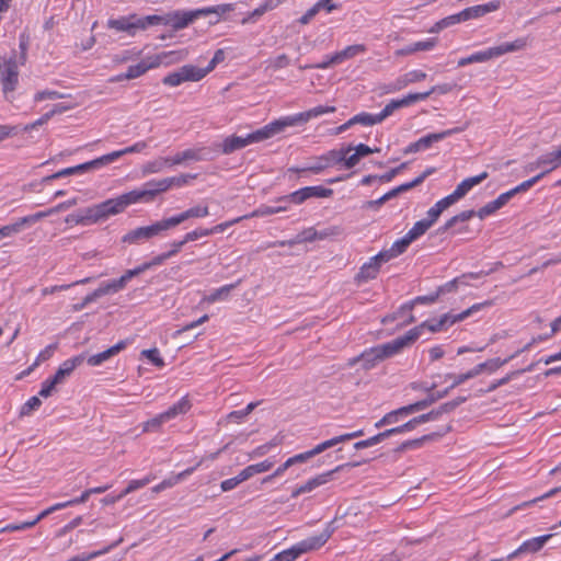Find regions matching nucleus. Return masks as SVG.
<instances>
[{
  "mask_svg": "<svg viewBox=\"0 0 561 561\" xmlns=\"http://www.w3.org/2000/svg\"><path fill=\"white\" fill-rule=\"evenodd\" d=\"M492 301L486 300L480 304L472 305L470 308L466 309L465 311L458 313V314H450L446 313L444 314L438 321L431 322L426 321L423 322L421 325L413 328L409 332H407L403 336L397 337L392 340L391 342H388L382 345H378L376 347L370 348L369 351L363 353L358 357H354L350 360L348 365L353 366L357 362L362 360L364 362V368L370 369L376 365L377 362L382 360L387 357H390L397 353H399L404 347L411 345L413 342H415L419 336L421 335V332L423 329H428L431 332H437L443 329L446 324H453L458 321H462L466 318L472 316L474 312L480 311L483 308L491 307Z\"/></svg>",
  "mask_w": 561,
  "mask_h": 561,
  "instance_id": "1",
  "label": "nucleus"
},
{
  "mask_svg": "<svg viewBox=\"0 0 561 561\" xmlns=\"http://www.w3.org/2000/svg\"><path fill=\"white\" fill-rule=\"evenodd\" d=\"M332 525L333 522L329 523L319 535L309 537L291 548L277 553L270 561H295L300 554L322 547L335 530Z\"/></svg>",
  "mask_w": 561,
  "mask_h": 561,
  "instance_id": "2",
  "label": "nucleus"
},
{
  "mask_svg": "<svg viewBox=\"0 0 561 561\" xmlns=\"http://www.w3.org/2000/svg\"><path fill=\"white\" fill-rule=\"evenodd\" d=\"M277 134H279V130L274 121V122L265 125L263 128L257 129L256 131H253V133L247 135L245 137L234 136V135L227 137L221 145V151L225 154H229L236 150L247 147L250 144H254V142H259V141L268 139Z\"/></svg>",
  "mask_w": 561,
  "mask_h": 561,
  "instance_id": "3",
  "label": "nucleus"
},
{
  "mask_svg": "<svg viewBox=\"0 0 561 561\" xmlns=\"http://www.w3.org/2000/svg\"><path fill=\"white\" fill-rule=\"evenodd\" d=\"M133 204L136 203L131 192H127L115 198H110L100 204L90 206L92 221L96 224L106 220L110 216H115L123 213L126 207Z\"/></svg>",
  "mask_w": 561,
  "mask_h": 561,
  "instance_id": "4",
  "label": "nucleus"
},
{
  "mask_svg": "<svg viewBox=\"0 0 561 561\" xmlns=\"http://www.w3.org/2000/svg\"><path fill=\"white\" fill-rule=\"evenodd\" d=\"M172 228L173 226L170 218H165L156 221L150 226L139 227L130 230L123 237L122 241L129 244L139 243L140 241L154 238L161 234L163 231L170 230Z\"/></svg>",
  "mask_w": 561,
  "mask_h": 561,
  "instance_id": "5",
  "label": "nucleus"
},
{
  "mask_svg": "<svg viewBox=\"0 0 561 561\" xmlns=\"http://www.w3.org/2000/svg\"><path fill=\"white\" fill-rule=\"evenodd\" d=\"M335 111H336V108L334 106L319 105V106L310 108L306 112H301L296 115L286 116V117L276 119L275 123L277 125L279 133H282L287 127L305 124L312 118H316L323 114L334 113Z\"/></svg>",
  "mask_w": 561,
  "mask_h": 561,
  "instance_id": "6",
  "label": "nucleus"
},
{
  "mask_svg": "<svg viewBox=\"0 0 561 561\" xmlns=\"http://www.w3.org/2000/svg\"><path fill=\"white\" fill-rule=\"evenodd\" d=\"M149 20L150 15L140 18L136 14H130L128 16L108 20L107 26L108 28L116 30L118 32H126L128 35L135 36L137 31L147 30L151 26L148 22Z\"/></svg>",
  "mask_w": 561,
  "mask_h": 561,
  "instance_id": "7",
  "label": "nucleus"
},
{
  "mask_svg": "<svg viewBox=\"0 0 561 561\" xmlns=\"http://www.w3.org/2000/svg\"><path fill=\"white\" fill-rule=\"evenodd\" d=\"M19 64L15 56L0 59V81L5 94L14 91L19 83Z\"/></svg>",
  "mask_w": 561,
  "mask_h": 561,
  "instance_id": "8",
  "label": "nucleus"
},
{
  "mask_svg": "<svg viewBox=\"0 0 561 561\" xmlns=\"http://www.w3.org/2000/svg\"><path fill=\"white\" fill-rule=\"evenodd\" d=\"M203 79L202 71L198 70V67L193 65H184L178 70L170 72L167 75L162 82L169 87H178L184 82H197Z\"/></svg>",
  "mask_w": 561,
  "mask_h": 561,
  "instance_id": "9",
  "label": "nucleus"
},
{
  "mask_svg": "<svg viewBox=\"0 0 561 561\" xmlns=\"http://www.w3.org/2000/svg\"><path fill=\"white\" fill-rule=\"evenodd\" d=\"M171 188L169 178L149 181L142 190L130 191L135 203L151 202L157 195L164 193Z\"/></svg>",
  "mask_w": 561,
  "mask_h": 561,
  "instance_id": "10",
  "label": "nucleus"
},
{
  "mask_svg": "<svg viewBox=\"0 0 561 561\" xmlns=\"http://www.w3.org/2000/svg\"><path fill=\"white\" fill-rule=\"evenodd\" d=\"M151 26L157 25H169L174 30H181L186 27L190 23L193 22V15L190 12H171L164 15L153 14L150 15V20L148 21Z\"/></svg>",
  "mask_w": 561,
  "mask_h": 561,
  "instance_id": "11",
  "label": "nucleus"
},
{
  "mask_svg": "<svg viewBox=\"0 0 561 561\" xmlns=\"http://www.w3.org/2000/svg\"><path fill=\"white\" fill-rule=\"evenodd\" d=\"M77 204H78V199L71 198V199L62 202L51 208H48L46 210L38 211L33 215L22 217V218L18 219L16 222H18L20 229L22 230L25 226H31L45 217L51 216V215L60 213V211H65L71 207L76 206Z\"/></svg>",
  "mask_w": 561,
  "mask_h": 561,
  "instance_id": "12",
  "label": "nucleus"
},
{
  "mask_svg": "<svg viewBox=\"0 0 561 561\" xmlns=\"http://www.w3.org/2000/svg\"><path fill=\"white\" fill-rule=\"evenodd\" d=\"M389 261L383 259L382 252H379L375 256L370 257L368 262L362 265L359 272L355 276V280L358 284H362L375 279L380 271L381 265Z\"/></svg>",
  "mask_w": 561,
  "mask_h": 561,
  "instance_id": "13",
  "label": "nucleus"
},
{
  "mask_svg": "<svg viewBox=\"0 0 561 561\" xmlns=\"http://www.w3.org/2000/svg\"><path fill=\"white\" fill-rule=\"evenodd\" d=\"M462 130H463V128H451V129H447V130H444L440 133L428 134V135L420 138L417 141L409 145L404 149V153H413V152H417L420 150L426 149V148L431 147L432 144L437 142L453 134L460 133Z\"/></svg>",
  "mask_w": 561,
  "mask_h": 561,
  "instance_id": "14",
  "label": "nucleus"
},
{
  "mask_svg": "<svg viewBox=\"0 0 561 561\" xmlns=\"http://www.w3.org/2000/svg\"><path fill=\"white\" fill-rule=\"evenodd\" d=\"M188 56L187 49H179V50H169V51H161L156 55H151L150 58L152 60L154 69L160 66H171L175 64H180L184 61Z\"/></svg>",
  "mask_w": 561,
  "mask_h": 561,
  "instance_id": "15",
  "label": "nucleus"
},
{
  "mask_svg": "<svg viewBox=\"0 0 561 561\" xmlns=\"http://www.w3.org/2000/svg\"><path fill=\"white\" fill-rule=\"evenodd\" d=\"M488 178V173L486 172H482L480 173L479 175H476V176H472V178H467L465 179L463 181H461L456 190L449 194L448 196H446V198H448V201H450V203L454 205L455 203H457L459 199H461L463 196H466V194L471 190L476 185H479L481 182H483L485 179Z\"/></svg>",
  "mask_w": 561,
  "mask_h": 561,
  "instance_id": "16",
  "label": "nucleus"
},
{
  "mask_svg": "<svg viewBox=\"0 0 561 561\" xmlns=\"http://www.w3.org/2000/svg\"><path fill=\"white\" fill-rule=\"evenodd\" d=\"M552 536H553L552 534H548V535H543V536H539V537H534L531 539L524 541L516 550H514L512 553H510L507 556V559L512 560L523 553H527V552L536 553V552L540 551L543 548V546L546 545V542L550 538H552Z\"/></svg>",
  "mask_w": 561,
  "mask_h": 561,
  "instance_id": "17",
  "label": "nucleus"
},
{
  "mask_svg": "<svg viewBox=\"0 0 561 561\" xmlns=\"http://www.w3.org/2000/svg\"><path fill=\"white\" fill-rule=\"evenodd\" d=\"M341 467H336L334 470L321 473L310 480H308L306 483L301 484L300 486L296 488L293 493L291 497H298L300 494L312 492L314 489L328 483L331 479L334 472L339 471Z\"/></svg>",
  "mask_w": 561,
  "mask_h": 561,
  "instance_id": "18",
  "label": "nucleus"
},
{
  "mask_svg": "<svg viewBox=\"0 0 561 561\" xmlns=\"http://www.w3.org/2000/svg\"><path fill=\"white\" fill-rule=\"evenodd\" d=\"M84 360L83 355H78L72 358H69L61 363V365L58 367L56 374L53 376V379L59 385L62 383L64 380L69 377L72 371L82 364Z\"/></svg>",
  "mask_w": 561,
  "mask_h": 561,
  "instance_id": "19",
  "label": "nucleus"
},
{
  "mask_svg": "<svg viewBox=\"0 0 561 561\" xmlns=\"http://www.w3.org/2000/svg\"><path fill=\"white\" fill-rule=\"evenodd\" d=\"M501 7V2L499 0L490 1L484 4H479L474 7L467 8L462 10L465 21L481 18L490 12H494L499 10Z\"/></svg>",
  "mask_w": 561,
  "mask_h": 561,
  "instance_id": "20",
  "label": "nucleus"
},
{
  "mask_svg": "<svg viewBox=\"0 0 561 561\" xmlns=\"http://www.w3.org/2000/svg\"><path fill=\"white\" fill-rule=\"evenodd\" d=\"M208 215H209V209L207 206L197 205V206L186 209L185 211H182L181 214H179L176 216L170 217V220L174 228L190 218L206 217Z\"/></svg>",
  "mask_w": 561,
  "mask_h": 561,
  "instance_id": "21",
  "label": "nucleus"
},
{
  "mask_svg": "<svg viewBox=\"0 0 561 561\" xmlns=\"http://www.w3.org/2000/svg\"><path fill=\"white\" fill-rule=\"evenodd\" d=\"M126 347V342L121 341L117 344L113 345L112 347L105 350L104 352H101L99 354H94L90 357H88L87 362L90 366H99L105 360H108L116 354H118L121 351H123Z\"/></svg>",
  "mask_w": 561,
  "mask_h": 561,
  "instance_id": "22",
  "label": "nucleus"
},
{
  "mask_svg": "<svg viewBox=\"0 0 561 561\" xmlns=\"http://www.w3.org/2000/svg\"><path fill=\"white\" fill-rule=\"evenodd\" d=\"M529 45V38L527 36L518 37L513 42L503 43L501 45L494 46L496 56H503L505 54L515 53L524 50Z\"/></svg>",
  "mask_w": 561,
  "mask_h": 561,
  "instance_id": "23",
  "label": "nucleus"
},
{
  "mask_svg": "<svg viewBox=\"0 0 561 561\" xmlns=\"http://www.w3.org/2000/svg\"><path fill=\"white\" fill-rule=\"evenodd\" d=\"M192 408L191 400L187 396H184L181 398L176 403L171 405L168 410H165L163 415L165 416L167 421L170 422L171 420L186 414Z\"/></svg>",
  "mask_w": 561,
  "mask_h": 561,
  "instance_id": "24",
  "label": "nucleus"
},
{
  "mask_svg": "<svg viewBox=\"0 0 561 561\" xmlns=\"http://www.w3.org/2000/svg\"><path fill=\"white\" fill-rule=\"evenodd\" d=\"M192 408L191 400L187 396H184L181 398L176 403L171 405L168 410H165L163 415L165 416L167 421L170 422L171 420L186 414Z\"/></svg>",
  "mask_w": 561,
  "mask_h": 561,
  "instance_id": "25",
  "label": "nucleus"
},
{
  "mask_svg": "<svg viewBox=\"0 0 561 561\" xmlns=\"http://www.w3.org/2000/svg\"><path fill=\"white\" fill-rule=\"evenodd\" d=\"M540 163L543 165V170L540 172L543 173V176L559 168L561 165V153L558 147L540 156Z\"/></svg>",
  "mask_w": 561,
  "mask_h": 561,
  "instance_id": "26",
  "label": "nucleus"
},
{
  "mask_svg": "<svg viewBox=\"0 0 561 561\" xmlns=\"http://www.w3.org/2000/svg\"><path fill=\"white\" fill-rule=\"evenodd\" d=\"M65 224L71 226V227L78 226V225H81V226L93 225L94 222L92 221V215H91L90 207L79 209L72 214H69L68 216L65 217Z\"/></svg>",
  "mask_w": 561,
  "mask_h": 561,
  "instance_id": "27",
  "label": "nucleus"
},
{
  "mask_svg": "<svg viewBox=\"0 0 561 561\" xmlns=\"http://www.w3.org/2000/svg\"><path fill=\"white\" fill-rule=\"evenodd\" d=\"M412 242H413V240L410 239L409 236L405 233L401 239L394 241L389 249L381 251L383 254V259H387L388 261H390V260L399 256L408 249V247Z\"/></svg>",
  "mask_w": 561,
  "mask_h": 561,
  "instance_id": "28",
  "label": "nucleus"
},
{
  "mask_svg": "<svg viewBox=\"0 0 561 561\" xmlns=\"http://www.w3.org/2000/svg\"><path fill=\"white\" fill-rule=\"evenodd\" d=\"M508 201L510 199L507 198V194L503 193L497 198H495L494 201H492V202L485 204L483 207H481L477 211V216L480 219H484L485 217L494 214L496 210H499L504 205H506Z\"/></svg>",
  "mask_w": 561,
  "mask_h": 561,
  "instance_id": "29",
  "label": "nucleus"
},
{
  "mask_svg": "<svg viewBox=\"0 0 561 561\" xmlns=\"http://www.w3.org/2000/svg\"><path fill=\"white\" fill-rule=\"evenodd\" d=\"M150 69H154V67H153L150 56H147L137 65L129 66L126 71L125 78L127 80H133V79L139 78L140 76L145 75Z\"/></svg>",
  "mask_w": 561,
  "mask_h": 561,
  "instance_id": "30",
  "label": "nucleus"
},
{
  "mask_svg": "<svg viewBox=\"0 0 561 561\" xmlns=\"http://www.w3.org/2000/svg\"><path fill=\"white\" fill-rule=\"evenodd\" d=\"M365 51H366V46L363 44L350 45V46L345 47L344 49L333 54L332 61H337V64H342L343 61H345L347 59H352V58L356 57L357 55L363 54Z\"/></svg>",
  "mask_w": 561,
  "mask_h": 561,
  "instance_id": "31",
  "label": "nucleus"
},
{
  "mask_svg": "<svg viewBox=\"0 0 561 561\" xmlns=\"http://www.w3.org/2000/svg\"><path fill=\"white\" fill-rule=\"evenodd\" d=\"M450 206H453V204L450 203V201H448V198L444 197V198L439 199L433 207H431L427 210V217L425 219H423V220L430 227H432L437 221V219L439 218L440 214L444 210H446L447 208H449Z\"/></svg>",
  "mask_w": 561,
  "mask_h": 561,
  "instance_id": "32",
  "label": "nucleus"
},
{
  "mask_svg": "<svg viewBox=\"0 0 561 561\" xmlns=\"http://www.w3.org/2000/svg\"><path fill=\"white\" fill-rule=\"evenodd\" d=\"M167 157H159L152 161H148L141 167L142 175H150L162 172L169 168Z\"/></svg>",
  "mask_w": 561,
  "mask_h": 561,
  "instance_id": "33",
  "label": "nucleus"
},
{
  "mask_svg": "<svg viewBox=\"0 0 561 561\" xmlns=\"http://www.w3.org/2000/svg\"><path fill=\"white\" fill-rule=\"evenodd\" d=\"M318 231L313 228L305 229L301 233L297 236L295 240H288V241H279L277 242L278 245H294L296 243L300 242H311L317 240ZM276 245V243L270 244V247Z\"/></svg>",
  "mask_w": 561,
  "mask_h": 561,
  "instance_id": "34",
  "label": "nucleus"
},
{
  "mask_svg": "<svg viewBox=\"0 0 561 561\" xmlns=\"http://www.w3.org/2000/svg\"><path fill=\"white\" fill-rule=\"evenodd\" d=\"M514 357H515V355H512V356H510L506 359L492 358V359H489V360H486L484 363L478 364L474 367V369H476L478 376L480 374H482L484 370H488L489 373H494L495 370H497L500 367L505 365L510 359H512Z\"/></svg>",
  "mask_w": 561,
  "mask_h": 561,
  "instance_id": "35",
  "label": "nucleus"
},
{
  "mask_svg": "<svg viewBox=\"0 0 561 561\" xmlns=\"http://www.w3.org/2000/svg\"><path fill=\"white\" fill-rule=\"evenodd\" d=\"M146 148H147L146 141H138V142L134 144L133 146L126 147L125 149L107 153L106 158L108 159V163H112L124 154L141 152Z\"/></svg>",
  "mask_w": 561,
  "mask_h": 561,
  "instance_id": "36",
  "label": "nucleus"
},
{
  "mask_svg": "<svg viewBox=\"0 0 561 561\" xmlns=\"http://www.w3.org/2000/svg\"><path fill=\"white\" fill-rule=\"evenodd\" d=\"M282 444V438L278 436L272 438L270 442L257 446L252 451L248 454L250 459H255L265 456L271 449L277 447Z\"/></svg>",
  "mask_w": 561,
  "mask_h": 561,
  "instance_id": "37",
  "label": "nucleus"
},
{
  "mask_svg": "<svg viewBox=\"0 0 561 561\" xmlns=\"http://www.w3.org/2000/svg\"><path fill=\"white\" fill-rule=\"evenodd\" d=\"M237 284H229L225 285L216 290H214L210 295L205 296L203 298V301H206L208 304L216 302L218 300H225L228 298L230 291L237 287Z\"/></svg>",
  "mask_w": 561,
  "mask_h": 561,
  "instance_id": "38",
  "label": "nucleus"
},
{
  "mask_svg": "<svg viewBox=\"0 0 561 561\" xmlns=\"http://www.w3.org/2000/svg\"><path fill=\"white\" fill-rule=\"evenodd\" d=\"M168 423L163 413H159L148 421L142 423V432L144 433H157L159 432L163 424Z\"/></svg>",
  "mask_w": 561,
  "mask_h": 561,
  "instance_id": "39",
  "label": "nucleus"
},
{
  "mask_svg": "<svg viewBox=\"0 0 561 561\" xmlns=\"http://www.w3.org/2000/svg\"><path fill=\"white\" fill-rule=\"evenodd\" d=\"M477 213L472 209L470 210H463L455 216H453L450 219H448L445 225L439 229L442 232H445L456 226L458 222L468 221L473 216H476Z\"/></svg>",
  "mask_w": 561,
  "mask_h": 561,
  "instance_id": "40",
  "label": "nucleus"
},
{
  "mask_svg": "<svg viewBox=\"0 0 561 561\" xmlns=\"http://www.w3.org/2000/svg\"><path fill=\"white\" fill-rule=\"evenodd\" d=\"M287 207H275V206H267V205H261L256 209H254L252 213L244 215L245 219L249 218H255V217H264V216H271L274 214H278L282 211H286Z\"/></svg>",
  "mask_w": 561,
  "mask_h": 561,
  "instance_id": "41",
  "label": "nucleus"
},
{
  "mask_svg": "<svg viewBox=\"0 0 561 561\" xmlns=\"http://www.w3.org/2000/svg\"><path fill=\"white\" fill-rule=\"evenodd\" d=\"M106 164H110L108 163V159L106 158V154L100 157V158H96L92 161H89V162H84L82 164H79V165H76L73 167V170H75V173H80V172H85V171H90V170H93V169H99L101 167H104Z\"/></svg>",
  "mask_w": 561,
  "mask_h": 561,
  "instance_id": "42",
  "label": "nucleus"
},
{
  "mask_svg": "<svg viewBox=\"0 0 561 561\" xmlns=\"http://www.w3.org/2000/svg\"><path fill=\"white\" fill-rule=\"evenodd\" d=\"M353 148L350 146L347 148H342L340 150H331L327 154L322 156V161L328 162V165L331 167L334 163L343 162L345 158V153H350Z\"/></svg>",
  "mask_w": 561,
  "mask_h": 561,
  "instance_id": "43",
  "label": "nucleus"
},
{
  "mask_svg": "<svg viewBox=\"0 0 561 561\" xmlns=\"http://www.w3.org/2000/svg\"><path fill=\"white\" fill-rule=\"evenodd\" d=\"M542 178H543V173H539L536 176H534V178H531V179H529L527 181H524L523 183H520L516 187L505 192V194H507V198L511 199L516 194L522 193V192H526L527 190H529L534 184H536Z\"/></svg>",
  "mask_w": 561,
  "mask_h": 561,
  "instance_id": "44",
  "label": "nucleus"
},
{
  "mask_svg": "<svg viewBox=\"0 0 561 561\" xmlns=\"http://www.w3.org/2000/svg\"><path fill=\"white\" fill-rule=\"evenodd\" d=\"M351 123L360 124L365 126H371L380 123V117L378 114H369V113H359L351 118Z\"/></svg>",
  "mask_w": 561,
  "mask_h": 561,
  "instance_id": "45",
  "label": "nucleus"
},
{
  "mask_svg": "<svg viewBox=\"0 0 561 561\" xmlns=\"http://www.w3.org/2000/svg\"><path fill=\"white\" fill-rule=\"evenodd\" d=\"M440 294H443V288H438V290L435 294H433V295L419 296L414 300H412L411 302H408L404 306H402L401 310L402 311L403 310L410 311L415 304H433V302H435L437 300V298L439 297Z\"/></svg>",
  "mask_w": 561,
  "mask_h": 561,
  "instance_id": "46",
  "label": "nucleus"
},
{
  "mask_svg": "<svg viewBox=\"0 0 561 561\" xmlns=\"http://www.w3.org/2000/svg\"><path fill=\"white\" fill-rule=\"evenodd\" d=\"M309 196L306 192V188H300L291 194L282 196L277 199V203H294V204H301L306 199H308Z\"/></svg>",
  "mask_w": 561,
  "mask_h": 561,
  "instance_id": "47",
  "label": "nucleus"
},
{
  "mask_svg": "<svg viewBox=\"0 0 561 561\" xmlns=\"http://www.w3.org/2000/svg\"><path fill=\"white\" fill-rule=\"evenodd\" d=\"M477 371L474 369V367L472 369H470L469 371L465 373V374H459V375H453V374H447L445 376L446 379H450L451 380V386L450 388H455L461 383H463L465 381L471 379V378H474L477 377Z\"/></svg>",
  "mask_w": 561,
  "mask_h": 561,
  "instance_id": "48",
  "label": "nucleus"
},
{
  "mask_svg": "<svg viewBox=\"0 0 561 561\" xmlns=\"http://www.w3.org/2000/svg\"><path fill=\"white\" fill-rule=\"evenodd\" d=\"M228 10H229L228 5H217V7H209V8L191 11V14L193 15V21H194L195 19H197L198 16H202V15H209L211 13L220 14V13H225Z\"/></svg>",
  "mask_w": 561,
  "mask_h": 561,
  "instance_id": "49",
  "label": "nucleus"
},
{
  "mask_svg": "<svg viewBox=\"0 0 561 561\" xmlns=\"http://www.w3.org/2000/svg\"><path fill=\"white\" fill-rule=\"evenodd\" d=\"M431 227L422 219L416 221L414 226L407 232L410 239L413 241L419 237L423 236Z\"/></svg>",
  "mask_w": 561,
  "mask_h": 561,
  "instance_id": "50",
  "label": "nucleus"
},
{
  "mask_svg": "<svg viewBox=\"0 0 561 561\" xmlns=\"http://www.w3.org/2000/svg\"><path fill=\"white\" fill-rule=\"evenodd\" d=\"M42 404V401L38 397H32L30 398L21 408L20 410V416H26L30 415L33 411L37 410Z\"/></svg>",
  "mask_w": 561,
  "mask_h": 561,
  "instance_id": "51",
  "label": "nucleus"
},
{
  "mask_svg": "<svg viewBox=\"0 0 561 561\" xmlns=\"http://www.w3.org/2000/svg\"><path fill=\"white\" fill-rule=\"evenodd\" d=\"M122 541H123V538L121 537L118 540H116L115 542L104 547L101 550H98V551H94V552H91V553H88V554L80 556V559L82 561H90V560H92V559H94L96 557H100V556H103L105 553H108L113 548L117 547Z\"/></svg>",
  "mask_w": 561,
  "mask_h": 561,
  "instance_id": "52",
  "label": "nucleus"
},
{
  "mask_svg": "<svg viewBox=\"0 0 561 561\" xmlns=\"http://www.w3.org/2000/svg\"><path fill=\"white\" fill-rule=\"evenodd\" d=\"M91 280L90 277H87V278H83L81 280H78L73 284H68V285H56V286H50V287H45L42 289V295L43 296H47V295H51V294H55L57 291H60V290H66L68 288H70L71 286L73 285H78V284H87Z\"/></svg>",
  "mask_w": 561,
  "mask_h": 561,
  "instance_id": "53",
  "label": "nucleus"
},
{
  "mask_svg": "<svg viewBox=\"0 0 561 561\" xmlns=\"http://www.w3.org/2000/svg\"><path fill=\"white\" fill-rule=\"evenodd\" d=\"M185 163L204 160L203 148H190L182 151Z\"/></svg>",
  "mask_w": 561,
  "mask_h": 561,
  "instance_id": "54",
  "label": "nucleus"
},
{
  "mask_svg": "<svg viewBox=\"0 0 561 561\" xmlns=\"http://www.w3.org/2000/svg\"><path fill=\"white\" fill-rule=\"evenodd\" d=\"M305 188H306V192H307L309 198H311V197L324 198V197L331 196L333 193V191L331 188H325L322 186H307Z\"/></svg>",
  "mask_w": 561,
  "mask_h": 561,
  "instance_id": "55",
  "label": "nucleus"
},
{
  "mask_svg": "<svg viewBox=\"0 0 561 561\" xmlns=\"http://www.w3.org/2000/svg\"><path fill=\"white\" fill-rule=\"evenodd\" d=\"M474 62H485L491 59L497 58L494 46L482 51L472 54Z\"/></svg>",
  "mask_w": 561,
  "mask_h": 561,
  "instance_id": "56",
  "label": "nucleus"
},
{
  "mask_svg": "<svg viewBox=\"0 0 561 561\" xmlns=\"http://www.w3.org/2000/svg\"><path fill=\"white\" fill-rule=\"evenodd\" d=\"M57 348V344H50L48 346H46L37 356L35 363L33 364V366L30 368V370H32L34 367L38 366L41 363L43 362H46L53 355H54V352L56 351Z\"/></svg>",
  "mask_w": 561,
  "mask_h": 561,
  "instance_id": "57",
  "label": "nucleus"
},
{
  "mask_svg": "<svg viewBox=\"0 0 561 561\" xmlns=\"http://www.w3.org/2000/svg\"><path fill=\"white\" fill-rule=\"evenodd\" d=\"M150 481H151L150 477H146L141 480H131L128 483L127 488L119 495H122V499H123L127 494L147 485Z\"/></svg>",
  "mask_w": 561,
  "mask_h": 561,
  "instance_id": "58",
  "label": "nucleus"
},
{
  "mask_svg": "<svg viewBox=\"0 0 561 561\" xmlns=\"http://www.w3.org/2000/svg\"><path fill=\"white\" fill-rule=\"evenodd\" d=\"M403 107L401 104V100H392L389 102L385 108L378 114V117H380V123L386 119L388 116H390L394 111Z\"/></svg>",
  "mask_w": 561,
  "mask_h": 561,
  "instance_id": "59",
  "label": "nucleus"
},
{
  "mask_svg": "<svg viewBox=\"0 0 561 561\" xmlns=\"http://www.w3.org/2000/svg\"><path fill=\"white\" fill-rule=\"evenodd\" d=\"M196 178H197V174L186 173V174H180L178 176L169 178V182H170L171 187L172 186L181 187V186L188 184V182L191 180H194Z\"/></svg>",
  "mask_w": 561,
  "mask_h": 561,
  "instance_id": "60",
  "label": "nucleus"
},
{
  "mask_svg": "<svg viewBox=\"0 0 561 561\" xmlns=\"http://www.w3.org/2000/svg\"><path fill=\"white\" fill-rule=\"evenodd\" d=\"M141 355L148 358L153 365L158 367L164 366V360L160 356L159 351L157 348L144 350L141 352Z\"/></svg>",
  "mask_w": 561,
  "mask_h": 561,
  "instance_id": "61",
  "label": "nucleus"
},
{
  "mask_svg": "<svg viewBox=\"0 0 561 561\" xmlns=\"http://www.w3.org/2000/svg\"><path fill=\"white\" fill-rule=\"evenodd\" d=\"M289 64H290L289 57L285 54H282L279 56L268 60V67L274 70L286 68L287 66H289Z\"/></svg>",
  "mask_w": 561,
  "mask_h": 561,
  "instance_id": "62",
  "label": "nucleus"
},
{
  "mask_svg": "<svg viewBox=\"0 0 561 561\" xmlns=\"http://www.w3.org/2000/svg\"><path fill=\"white\" fill-rule=\"evenodd\" d=\"M428 96H430L428 92L426 91V92H421V93H410L400 100H401V104L404 107V106H409L415 102L423 101V100L427 99Z\"/></svg>",
  "mask_w": 561,
  "mask_h": 561,
  "instance_id": "63",
  "label": "nucleus"
},
{
  "mask_svg": "<svg viewBox=\"0 0 561 561\" xmlns=\"http://www.w3.org/2000/svg\"><path fill=\"white\" fill-rule=\"evenodd\" d=\"M410 83L409 81L407 80V76L405 73L403 76H400L399 78L396 79L394 82L392 83H389L387 85V90L386 92L388 93H391V92H397V91H400L402 89H404L405 87H408Z\"/></svg>",
  "mask_w": 561,
  "mask_h": 561,
  "instance_id": "64",
  "label": "nucleus"
}]
</instances>
